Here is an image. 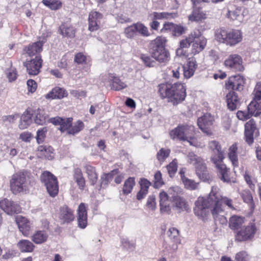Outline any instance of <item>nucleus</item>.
<instances>
[{
    "label": "nucleus",
    "mask_w": 261,
    "mask_h": 261,
    "mask_svg": "<svg viewBox=\"0 0 261 261\" xmlns=\"http://www.w3.org/2000/svg\"><path fill=\"white\" fill-rule=\"evenodd\" d=\"M41 181L44 184L50 196L55 197L59 191L57 178L48 171L44 172L40 176Z\"/></svg>",
    "instance_id": "0eeeda50"
},
{
    "label": "nucleus",
    "mask_w": 261,
    "mask_h": 261,
    "mask_svg": "<svg viewBox=\"0 0 261 261\" xmlns=\"http://www.w3.org/2000/svg\"><path fill=\"white\" fill-rule=\"evenodd\" d=\"M153 18L154 19H161L163 18H175L177 17V14L175 13H168V12H153L152 13Z\"/></svg>",
    "instance_id": "49530a36"
},
{
    "label": "nucleus",
    "mask_w": 261,
    "mask_h": 261,
    "mask_svg": "<svg viewBox=\"0 0 261 261\" xmlns=\"http://www.w3.org/2000/svg\"><path fill=\"white\" fill-rule=\"evenodd\" d=\"M43 4L53 10H56L61 7L62 3L57 0H43Z\"/></svg>",
    "instance_id": "de8ad7c7"
},
{
    "label": "nucleus",
    "mask_w": 261,
    "mask_h": 261,
    "mask_svg": "<svg viewBox=\"0 0 261 261\" xmlns=\"http://www.w3.org/2000/svg\"><path fill=\"white\" fill-rule=\"evenodd\" d=\"M19 118L18 114H15L8 116H5L3 117V120L5 122H9V123H13L15 121Z\"/></svg>",
    "instance_id": "052dcab7"
},
{
    "label": "nucleus",
    "mask_w": 261,
    "mask_h": 261,
    "mask_svg": "<svg viewBox=\"0 0 261 261\" xmlns=\"http://www.w3.org/2000/svg\"><path fill=\"white\" fill-rule=\"evenodd\" d=\"M244 218L233 216L229 219V226L231 229L239 230L244 222Z\"/></svg>",
    "instance_id": "473e14b6"
},
{
    "label": "nucleus",
    "mask_w": 261,
    "mask_h": 261,
    "mask_svg": "<svg viewBox=\"0 0 261 261\" xmlns=\"http://www.w3.org/2000/svg\"><path fill=\"white\" fill-rule=\"evenodd\" d=\"M227 16L233 20H237L239 22H242L244 17L242 8L237 7L228 9Z\"/></svg>",
    "instance_id": "cd10ccee"
},
{
    "label": "nucleus",
    "mask_w": 261,
    "mask_h": 261,
    "mask_svg": "<svg viewBox=\"0 0 261 261\" xmlns=\"http://www.w3.org/2000/svg\"><path fill=\"white\" fill-rule=\"evenodd\" d=\"M51 150H53V148L50 146H40L38 147V152H40V155L44 156L48 160H51L53 158V155L50 154L47 155L45 153L47 152V151L48 152H50Z\"/></svg>",
    "instance_id": "603ef678"
},
{
    "label": "nucleus",
    "mask_w": 261,
    "mask_h": 261,
    "mask_svg": "<svg viewBox=\"0 0 261 261\" xmlns=\"http://www.w3.org/2000/svg\"><path fill=\"white\" fill-rule=\"evenodd\" d=\"M256 228L254 224L249 223L246 226L242 227L236 232V240L239 242L252 240L256 233Z\"/></svg>",
    "instance_id": "6e6552de"
},
{
    "label": "nucleus",
    "mask_w": 261,
    "mask_h": 261,
    "mask_svg": "<svg viewBox=\"0 0 261 261\" xmlns=\"http://www.w3.org/2000/svg\"><path fill=\"white\" fill-rule=\"evenodd\" d=\"M27 187L26 177L23 174H14L10 181V187L14 194L25 190Z\"/></svg>",
    "instance_id": "9d476101"
},
{
    "label": "nucleus",
    "mask_w": 261,
    "mask_h": 261,
    "mask_svg": "<svg viewBox=\"0 0 261 261\" xmlns=\"http://www.w3.org/2000/svg\"><path fill=\"white\" fill-rule=\"evenodd\" d=\"M237 145L235 144L232 145L229 149L228 158L231 162L234 168L237 167L239 166V162L237 154Z\"/></svg>",
    "instance_id": "e433bc0d"
},
{
    "label": "nucleus",
    "mask_w": 261,
    "mask_h": 261,
    "mask_svg": "<svg viewBox=\"0 0 261 261\" xmlns=\"http://www.w3.org/2000/svg\"><path fill=\"white\" fill-rule=\"evenodd\" d=\"M194 127L192 125H180L170 132V136L173 140L187 141L191 145L196 147H203L204 144L197 138L192 136Z\"/></svg>",
    "instance_id": "20e7f679"
},
{
    "label": "nucleus",
    "mask_w": 261,
    "mask_h": 261,
    "mask_svg": "<svg viewBox=\"0 0 261 261\" xmlns=\"http://www.w3.org/2000/svg\"><path fill=\"white\" fill-rule=\"evenodd\" d=\"M67 92L65 90L59 87L54 88L50 92L46 94L45 97L46 99H61L66 96Z\"/></svg>",
    "instance_id": "7c9ffc66"
},
{
    "label": "nucleus",
    "mask_w": 261,
    "mask_h": 261,
    "mask_svg": "<svg viewBox=\"0 0 261 261\" xmlns=\"http://www.w3.org/2000/svg\"><path fill=\"white\" fill-rule=\"evenodd\" d=\"M47 129L46 127H44L38 130L37 132L36 139L38 143H40L44 141L46 137V133H47Z\"/></svg>",
    "instance_id": "13d9d810"
},
{
    "label": "nucleus",
    "mask_w": 261,
    "mask_h": 261,
    "mask_svg": "<svg viewBox=\"0 0 261 261\" xmlns=\"http://www.w3.org/2000/svg\"><path fill=\"white\" fill-rule=\"evenodd\" d=\"M103 15L97 11H91L89 15V30L90 31L97 30L99 28V24Z\"/></svg>",
    "instance_id": "6ab92c4d"
},
{
    "label": "nucleus",
    "mask_w": 261,
    "mask_h": 261,
    "mask_svg": "<svg viewBox=\"0 0 261 261\" xmlns=\"http://www.w3.org/2000/svg\"><path fill=\"white\" fill-rule=\"evenodd\" d=\"M208 147L214 152V154L211 158V161L217 168L220 179L225 182H230L229 169L227 168L223 163L224 152L221 150L219 143L215 140L211 141L208 143Z\"/></svg>",
    "instance_id": "f03ea898"
},
{
    "label": "nucleus",
    "mask_w": 261,
    "mask_h": 261,
    "mask_svg": "<svg viewBox=\"0 0 261 261\" xmlns=\"http://www.w3.org/2000/svg\"><path fill=\"white\" fill-rule=\"evenodd\" d=\"M86 173L91 185H94L97 180V175L95 169L93 167L87 165L85 166Z\"/></svg>",
    "instance_id": "79ce46f5"
},
{
    "label": "nucleus",
    "mask_w": 261,
    "mask_h": 261,
    "mask_svg": "<svg viewBox=\"0 0 261 261\" xmlns=\"http://www.w3.org/2000/svg\"><path fill=\"white\" fill-rule=\"evenodd\" d=\"M137 33L136 23L126 27L124 31L125 36L128 39H133Z\"/></svg>",
    "instance_id": "a18cd8bd"
},
{
    "label": "nucleus",
    "mask_w": 261,
    "mask_h": 261,
    "mask_svg": "<svg viewBox=\"0 0 261 261\" xmlns=\"http://www.w3.org/2000/svg\"><path fill=\"white\" fill-rule=\"evenodd\" d=\"M59 32L63 37L71 38L75 36V30L72 26L62 24L59 27Z\"/></svg>",
    "instance_id": "2f4dec72"
},
{
    "label": "nucleus",
    "mask_w": 261,
    "mask_h": 261,
    "mask_svg": "<svg viewBox=\"0 0 261 261\" xmlns=\"http://www.w3.org/2000/svg\"><path fill=\"white\" fill-rule=\"evenodd\" d=\"M207 17L206 14L202 8L193 6L192 12L188 16L189 21L200 22Z\"/></svg>",
    "instance_id": "5701e85b"
},
{
    "label": "nucleus",
    "mask_w": 261,
    "mask_h": 261,
    "mask_svg": "<svg viewBox=\"0 0 261 261\" xmlns=\"http://www.w3.org/2000/svg\"><path fill=\"white\" fill-rule=\"evenodd\" d=\"M214 121V116L210 113H206L198 118L197 124L203 133L207 136H211L213 134Z\"/></svg>",
    "instance_id": "1a4fd4ad"
},
{
    "label": "nucleus",
    "mask_w": 261,
    "mask_h": 261,
    "mask_svg": "<svg viewBox=\"0 0 261 261\" xmlns=\"http://www.w3.org/2000/svg\"><path fill=\"white\" fill-rule=\"evenodd\" d=\"M166 39L159 36L152 40L149 44V51L151 57L161 63H166L170 60V53L165 48Z\"/></svg>",
    "instance_id": "39448f33"
},
{
    "label": "nucleus",
    "mask_w": 261,
    "mask_h": 261,
    "mask_svg": "<svg viewBox=\"0 0 261 261\" xmlns=\"http://www.w3.org/2000/svg\"><path fill=\"white\" fill-rule=\"evenodd\" d=\"M173 203L174 208L179 212L184 211H187L188 209V204L186 199L182 197L174 199L172 201Z\"/></svg>",
    "instance_id": "f704fd0d"
},
{
    "label": "nucleus",
    "mask_w": 261,
    "mask_h": 261,
    "mask_svg": "<svg viewBox=\"0 0 261 261\" xmlns=\"http://www.w3.org/2000/svg\"><path fill=\"white\" fill-rule=\"evenodd\" d=\"M135 180L134 177L128 178L124 182L122 188V193L124 195H128L130 193L135 185Z\"/></svg>",
    "instance_id": "ea45409f"
},
{
    "label": "nucleus",
    "mask_w": 261,
    "mask_h": 261,
    "mask_svg": "<svg viewBox=\"0 0 261 261\" xmlns=\"http://www.w3.org/2000/svg\"><path fill=\"white\" fill-rule=\"evenodd\" d=\"M247 109L251 116H257L261 114V103L257 101L252 100Z\"/></svg>",
    "instance_id": "c9c22d12"
},
{
    "label": "nucleus",
    "mask_w": 261,
    "mask_h": 261,
    "mask_svg": "<svg viewBox=\"0 0 261 261\" xmlns=\"http://www.w3.org/2000/svg\"><path fill=\"white\" fill-rule=\"evenodd\" d=\"M241 195L243 201L247 203H250L253 200L252 196L249 190H243L241 193Z\"/></svg>",
    "instance_id": "bf43d9fd"
},
{
    "label": "nucleus",
    "mask_w": 261,
    "mask_h": 261,
    "mask_svg": "<svg viewBox=\"0 0 261 261\" xmlns=\"http://www.w3.org/2000/svg\"><path fill=\"white\" fill-rule=\"evenodd\" d=\"M188 161L189 163L196 166L203 160L200 156L196 155L194 153L191 152L188 155Z\"/></svg>",
    "instance_id": "5fc2aeb1"
},
{
    "label": "nucleus",
    "mask_w": 261,
    "mask_h": 261,
    "mask_svg": "<svg viewBox=\"0 0 261 261\" xmlns=\"http://www.w3.org/2000/svg\"><path fill=\"white\" fill-rule=\"evenodd\" d=\"M49 122L53 123L55 125H60L59 129L64 132L66 130L68 131L70 127L72 125V118H63L60 117H56L51 118L49 120Z\"/></svg>",
    "instance_id": "a211bd4d"
},
{
    "label": "nucleus",
    "mask_w": 261,
    "mask_h": 261,
    "mask_svg": "<svg viewBox=\"0 0 261 261\" xmlns=\"http://www.w3.org/2000/svg\"><path fill=\"white\" fill-rule=\"evenodd\" d=\"M32 115L28 111H25L20 117L18 127L20 129L27 128L32 122Z\"/></svg>",
    "instance_id": "c756f323"
},
{
    "label": "nucleus",
    "mask_w": 261,
    "mask_h": 261,
    "mask_svg": "<svg viewBox=\"0 0 261 261\" xmlns=\"http://www.w3.org/2000/svg\"><path fill=\"white\" fill-rule=\"evenodd\" d=\"M48 237L47 234L43 231H37L32 236V240L36 244H41L45 242Z\"/></svg>",
    "instance_id": "37998d69"
},
{
    "label": "nucleus",
    "mask_w": 261,
    "mask_h": 261,
    "mask_svg": "<svg viewBox=\"0 0 261 261\" xmlns=\"http://www.w3.org/2000/svg\"><path fill=\"white\" fill-rule=\"evenodd\" d=\"M242 33L238 30L220 28L215 32V39L220 43L234 46L242 40Z\"/></svg>",
    "instance_id": "423d86ee"
},
{
    "label": "nucleus",
    "mask_w": 261,
    "mask_h": 261,
    "mask_svg": "<svg viewBox=\"0 0 261 261\" xmlns=\"http://www.w3.org/2000/svg\"><path fill=\"white\" fill-rule=\"evenodd\" d=\"M160 210L162 213H168L170 211L168 198L169 195L166 192L162 191L159 195Z\"/></svg>",
    "instance_id": "c85d7f7f"
},
{
    "label": "nucleus",
    "mask_w": 261,
    "mask_h": 261,
    "mask_svg": "<svg viewBox=\"0 0 261 261\" xmlns=\"http://www.w3.org/2000/svg\"><path fill=\"white\" fill-rule=\"evenodd\" d=\"M235 259L236 261H248V254L245 251H241L236 254Z\"/></svg>",
    "instance_id": "338daca9"
},
{
    "label": "nucleus",
    "mask_w": 261,
    "mask_h": 261,
    "mask_svg": "<svg viewBox=\"0 0 261 261\" xmlns=\"http://www.w3.org/2000/svg\"><path fill=\"white\" fill-rule=\"evenodd\" d=\"M0 208L6 213L10 215L18 214L21 212V207L17 203L7 199L0 201Z\"/></svg>",
    "instance_id": "dca6fc26"
},
{
    "label": "nucleus",
    "mask_w": 261,
    "mask_h": 261,
    "mask_svg": "<svg viewBox=\"0 0 261 261\" xmlns=\"http://www.w3.org/2000/svg\"><path fill=\"white\" fill-rule=\"evenodd\" d=\"M171 150L168 148H161L156 154V158L158 160L162 163L169 156Z\"/></svg>",
    "instance_id": "c03bdc74"
},
{
    "label": "nucleus",
    "mask_w": 261,
    "mask_h": 261,
    "mask_svg": "<svg viewBox=\"0 0 261 261\" xmlns=\"http://www.w3.org/2000/svg\"><path fill=\"white\" fill-rule=\"evenodd\" d=\"M192 45V53L194 54H198L205 47L206 44V39L201 35L194 38Z\"/></svg>",
    "instance_id": "b1692460"
},
{
    "label": "nucleus",
    "mask_w": 261,
    "mask_h": 261,
    "mask_svg": "<svg viewBox=\"0 0 261 261\" xmlns=\"http://www.w3.org/2000/svg\"><path fill=\"white\" fill-rule=\"evenodd\" d=\"M17 247L22 252H31L33 251L35 246L29 240H21L18 242Z\"/></svg>",
    "instance_id": "72a5a7b5"
},
{
    "label": "nucleus",
    "mask_w": 261,
    "mask_h": 261,
    "mask_svg": "<svg viewBox=\"0 0 261 261\" xmlns=\"http://www.w3.org/2000/svg\"><path fill=\"white\" fill-rule=\"evenodd\" d=\"M84 127V123L82 121H77L73 126H71L68 131V134L74 135L80 132Z\"/></svg>",
    "instance_id": "09e8293b"
},
{
    "label": "nucleus",
    "mask_w": 261,
    "mask_h": 261,
    "mask_svg": "<svg viewBox=\"0 0 261 261\" xmlns=\"http://www.w3.org/2000/svg\"><path fill=\"white\" fill-rule=\"evenodd\" d=\"M19 230L24 236H28L31 229L30 222L25 217L18 216L15 218Z\"/></svg>",
    "instance_id": "4be33fe9"
},
{
    "label": "nucleus",
    "mask_w": 261,
    "mask_h": 261,
    "mask_svg": "<svg viewBox=\"0 0 261 261\" xmlns=\"http://www.w3.org/2000/svg\"><path fill=\"white\" fill-rule=\"evenodd\" d=\"M42 60L40 56H36L35 59L23 63L27 68L28 73L30 75H36L40 72L42 66Z\"/></svg>",
    "instance_id": "4468645a"
},
{
    "label": "nucleus",
    "mask_w": 261,
    "mask_h": 261,
    "mask_svg": "<svg viewBox=\"0 0 261 261\" xmlns=\"http://www.w3.org/2000/svg\"><path fill=\"white\" fill-rule=\"evenodd\" d=\"M45 42L44 39L39 40L36 42H34L32 44H30L25 49L26 53L30 56H33L36 54L40 53L42 50L43 44Z\"/></svg>",
    "instance_id": "bb28decb"
},
{
    "label": "nucleus",
    "mask_w": 261,
    "mask_h": 261,
    "mask_svg": "<svg viewBox=\"0 0 261 261\" xmlns=\"http://www.w3.org/2000/svg\"><path fill=\"white\" fill-rule=\"evenodd\" d=\"M259 135V131L256 126L255 122L251 119L247 122L245 125V137L246 142L251 145L254 142V137Z\"/></svg>",
    "instance_id": "9b49d317"
},
{
    "label": "nucleus",
    "mask_w": 261,
    "mask_h": 261,
    "mask_svg": "<svg viewBox=\"0 0 261 261\" xmlns=\"http://www.w3.org/2000/svg\"><path fill=\"white\" fill-rule=\"evenodd\" d=\"M172 32L174 35L179 36L185 32V28L179 25L174 24Z\"/></svg>",
    "instance_id": "e2e57ef3"
},
{
    "label": "nucleus",
    "mask_w": 261,
    "mask_h": 261,
    "mask_svg": "<svg viewBox=\"0 0 261 261\" xmlns=\"http://www.w3.org/2000/svg\"><path fill=\"white\" fill-rule=\"evenodd\" d=\"M159 87V92L161 97L168 98L173 105L183 101L186 96V89L180 83L162 84Z\"/></svg>",
    "instance_id": "7ed1b4c3"
},
{
    "label": "nucleus",
    "mask_w": 261,
    "mask_h": 261,
    "mask_svg": "<svg viewBox=\"0 0 261 261\" xmlns=\"http://www.w3.org/2000/svg\"><path fill=\"white\" fill-rule=\"evenodd\" d=\"M237 116L238 119L243 121L248 119L251 116L248 112L247 113L242 111H238Z\"/></svg>",
    "instance_id": "774afa93"
},
{
    "label": "nucleus",
    "mask_w": 261,
    "mask_h": 261,
    "mask_svg": "<svg viewBox=\"0 0 261 261\" xmlns=\"http://www.w3.org/2000/svg\"><path fill=\"white\" fill-rule=\"evenodd\" d=\"M137 32L143 37H148L150 33L148 28L141 22L136 23Z\"/></svg>",
    "instance_id": "3c124183"
},
{
    "label": "nucleus",
    "mask_w": 261,
    "mask_h": 261,
    "mask_svg": "<svg viewBox=\"0 0 261 261\" xmlns=\"http://www.w3.org/2000/svg\"><path fill=\"white\" fill-rule=\"evenodd\" d=\"M34 122L38 125H44L47 121L49 122L48 115L43 109H38L34 112Z\"/></svg>",
    "instance_id": "393cba45"
},
{
    "label": "nucleus",
    "mask_w": 261,
    "mask_h": 261,
    "mask_svg": "<svg viewBox=\"0 0 261 261\" xmlns=\"http://www.w3.org/2000/svg\"><path fill=\"white\" fill-rule=\"evenodd\" d=\"M127 86L126 84L122 82L119 79L114 77L112 84V88L116 91L121 90Z\"/></svg>",
    "instance_id": "8fccbe9b"
},
{
    "label": "nucleus",
    "mask_w": 261,
    "mask_h": 261,
    "mask_svg": "<svg viewBox=\"0 0 261 261\" xmlns=\"http://www.w3.org/2000/svg\"><path fill=\"white\" fill-rule=\"evenodd\" d=\"M244 84L243 77L238 74L230 77L225 83V87L228 90H232L231 91L241 92L244 89Z\"/></svg>",
    "instance_id": "f8f14e48"
},
{
    "label": "nucleus",
    "mask_w": 261,
    "mask_h": 261,
    "mask_svg": "<svg viewBox=\"0 0 261 261\" xmlns=\"http://www.w3.org/2000/svg\"><path fill=\"white\" fill-rule=\"evenodd\" d=\"M186 188L190 190H195L197 187V184L193 180L189 178H185L182 180Z\"/></svg>",
    "instance_id": "4d7b16f0"
},
{
    "label": "nucleus",
    "mask_w": 261,
    "mask_h": 261,
    "mask_svg": "<svg viewBox=\"0 0 261 261\" xmlns=\"http://www.w3.org/2000/svg\"><path fill=\"white\" fill-rule=\"evenodd\" d=\"M196 174L199 178L203 181H206L210 178L207 168L204 161L195 166Z\"/></svg>",
    "instance_id": "a878e982"
},
{
    "label": "nucleus",
    "mask_w": 261,
    "mask_h": 261,
    "mask_svg": "<svg viewBox=\"0 0 261 261\" xmlns=\"http://www.w3.org/2000/svg\"><path fill=\"white\" fill-rule=\"evenodd\" d=\"M219 190L218 187L213 186L207 197H199L195 201L194 212L199 218L205 220L211 213L216 220L223 212L222 203L230 209H234L232 200L227 197H222Z\"/></svg>",
    "instance_id": "f257e3e1"
},
{
    "label": "nucleus",
    "mask_w": 261,
    "mask_h": 261,
    "mask_svg": "<svg viewBox=\"0 0 261 261\" xmlns=\"http://www.w3.org/2000/svg\"><path fill=\"white\" fill-rule=\"evenodd\" d=\"M167 234L168 238L173 243H175L176 245L180 244V241L179 237V231L176 228L174 227L169 228L167 231ZM177 246H176V249H177Z\"/></svg>",
    "instance_id": "a19ab883"
},
{
    "label": "nucleus",
    "mask_w": 261,
    "mask_h": 261,
    "mask_svg": "<svg viewBox=\"0 0 261 261\" xmlns=\"http://www.w3.org/2000/svg\"><path fill=\"white\" fill-rule=\"evenodd\" d=\"M228 108L233 111L240 105V98L236 91H229L226 96Z\"/></svg>",
    "instance_id": "412c9836"
},
{
    "label": "nucleus",
    "mask_w": 261,
    "mask_h": 261,
    "mask_svg": "<svg viewBox=\"0 0 261 261\" xmlns=\"http://www.w3.org/2000/svg\"><path fill=\"white\" fill-rule=\"evenodd\" d=\"M169 198L171 200L179 198L183 195V190L178 186H173L170 187L168 191Z\"/></svg>",
    "instance_id": "4c0bfd02"
},
{
    "label": "nucleus",
    "mask_w": 261,
    "mask_h": 261,
    "mask_svg": "<svg viewBox=\"0 0 261 261\" xmlns=\"http://www.w3.org/2000/svg\"><path fill=\"white\" fill-rule=\"evenodd\" d=\"M141 59L146 66L153 67L155 64V62L150 57L143 55L142 56Z\"/></svg>",
    "instance_id": "0e129e2a"
},
{
    "label": "nucleus",
    "mask_w": 261,
    "mask_h": 261,
    "mask_svg": "<svg viewBox=\"0 0 261 261\" xmlns=\"http://www.w3.org/2000/svg\"><path fill=\"white\" fill-rule=\"evenodd\" d=\"M77 225L78 226L82 229L85 228L87 226V210L86 204L84 203H81L78 207L77 211Z\"/></svg>",
    "instance_id": "aec40b11"
},
{
    "label": "nucleus",
    "mask_w": 261,
    "mask_h": 261,
    "mask_svg": "<svg viewBox=\"0 0 261 261\" xmlns=\"http://www.w3.org/2000/svg\"><path fill=\"white\" fill-rule=\"evenodd\" d=\"M164 184L162 174L160 171L156 172L154 175V187L159 188Z\"/></svg>",
    "instance_id": "6e6d98bb"
},
{
    "label": "nucleus",
    "mask_w": 261,
    "mask_h": 261,
    "mask_svg": "<svg viewBox=\"0 0 261 261\" xmlns=\"http://www.w3.org/2000/svg\"><path fill=\"white\" fill-rule=\"evenodd\" d=\"M27 86L28 91L31 93L34 92L37 87V85L36 82L33 80H29L27 81Z\"/></svg>",
    "instance_id": "69168bd1"
},
{
    "label": "nucleus",
    "mask_w": 261,
    "mask_h": 261,
    "mask_svg": "<svg viewBox=\"0 0 261 261\" xmlns=\"http://www.w3.org/2000/svg\"><path fill=\"white\" fill-rule=\"evenodd\" d=\"M74 179L76 182L80 189H83L85 185V180L83 176V173L80 168H75L74 170Z\"/></svg>",
    "instance_id": "58836bf2"
},
{
    "label": "nucleus",
    "mask_w": 261,
    "mask_h": 261,
    "mask_svg": "<svg viewBox=\"0 0 261 261\" xmlns=\"http://www.w3.org/2000/svg\"><path fill=\"white\" fill-rule=\"evenodd\" d=\"M58 218L61 224H69L74 219L73 211L67 206L64 205L60 208Z\"/></svg>",
    "instance_id": "2eb2a0df"
},
{
    "label": "nucleus",
    "mask_w": 261,
    "mask_h": 261,
    "mask_svg": "<svg viewBox=\"0 0 261 261\" xmlns=\"http://www.w3.org/2000/svg\"><path fill=\"white\" fill-rule=\"evenodd\" d=\"M146 206L148 208L154 210L156 207V202H155V197L154 195H152L149 196L147 203Z\"/></svg>",
    "instance_id": "680f3d73"
},
{
    "label": "nucleus",
    "mask_w": 261,
    "mask_h": 261,
    "mask_svg": "<svg viewBox=\"0 0 261 261\" xmlns=\"http://www.w3.org/2000/svg\"><path fill=\"white\" fill-rule=\"evenodd\" d=\"M200 35V31L199 30L194 31L191 33L188 37L185 39L181 40L180 42V47L176 49V54L178 56L184 55L185 54L184 48H188L192 43L194 38L197 37Z\"/></svg>",
    "instance_id": "f3484780"
},
{
    "label": "nucleus",
    "mask_w": 261,
    "mask_h": 261,
    "mask_svg": "<svg viewBox=\"0 0 261 261\" xmlns=\"http://www.w3.org/2000/svg\"><path fill=\"white\" fill-rule=\"evenodd\" d=\"M177 162L176 159H174L167 166L168 173L171 177H173L177 171Z\"/></svg>",
    "instance_id": "864d4df0"
},
{
    "label": "nucleus",
    "mask_w": 261,
    "mask_h": 261,
    "mask_svg": "<svg viewBox=\"0 0 261 261\" xmlns=\"http://www.w3.org/2000/svg\"><path fill=\"white\" fill-rule=\"evenodd\" d=\"M225 66L234 71H242L244 68L241 57L236 54L230 55L224 62Z\"/></svg>",
    "instance_id": "ddd939ff"
}]
</instances>
